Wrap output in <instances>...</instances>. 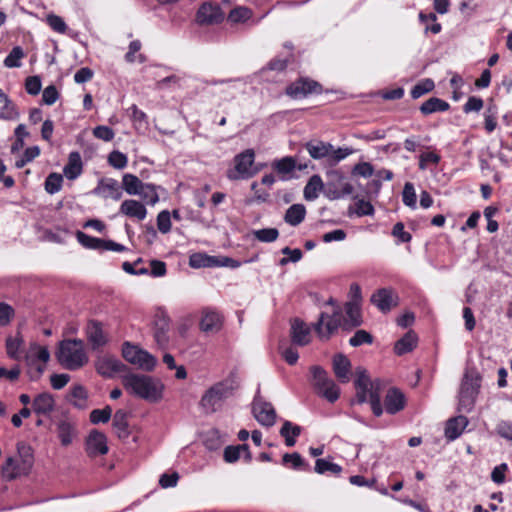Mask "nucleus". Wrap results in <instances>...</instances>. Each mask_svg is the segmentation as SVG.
<instances>
[{"instance_id":"nucleus-19","label":"nucleus","mask_w":512,"mask_h":512,"mask_svg":"<svg viewBox=\"0 0 512 512\" xmlns=\"http://www.w3.org/2000/svg\"><path fill=\"white\" fill-rule=\"evenodd\" d=\"M200 330L207 334L219 332L223 326V316L211 309H204L199 323Z\"/></svg>"},{"instance_id":"nucleus-27","label":"nucleus","mask_w":512,"mask_h":512,"mask_svg":"<svg viewBox=\"0 0 512 512\" xmlns=\"http://www.w3.org/2000/svg\"><path fill=\"white\" fill-rule=\"evenodd\" d=\"M276 418L277 414L273 405L258 396V423L266 427H272Z\"/></svg>"},{"instance_id":"nucleus-53","label":"nucleus","mask_w":512,"mask_h":512,"mask_svg":"<svg viewBox=\"0 0 512 512\" xmlns=\"http://www.w3.org/2000/svg\"><path fill=\"white\" fill-rule=\"evenodd\" d=\"M4 105L0 111V118L4 120H15L19 117V113L15 104L9 99V97H4Z\"/></svg>"},{"instance_id":"nucleus-45","label":"nucleus","mask_w":512,"mask_h":512,"mask_svg":"<svg viewBox=\"0 0 512 512\" xmlns=\"http://www.w3.org/2000/svg\"><path fill=\"white\" fill-rule=\"evenodd\" d=\"M138 196L148 205H155L159 201L157 187L150 183H145L144 187L139 191Z\"/></svg>"},{"instance_id":"nucleus-56","label":"nucleus","mask_w":512,"mask_h":512,"mask_svg":"<svg viewBox=\"0 0 512 512\" xmlns=\"http://www.w3.org/2000/svg\"><path fill=\"white\" fill-rule=\"evenodd\" d=\"M327 383L328 384L320 389L318 393L329 402L333 403L339 398L340 389L333 380Z\"/></svg>"},{"instance_id":"nucleus-38","label":"nucleus","mask_w":512,"mask_h":512,"mask_svg":"<svg viewBox=\"0 0 512 512\" xmlns=\"http://www.w3.org/2000/svg\"><path fill=\"white\" fill-rule=\"evenodd\" d=\"M323 181L319 175H313L304 187V198L313 201L319 196V192L323 189Z\"/></svg>"},{"instance_id":"nucleus-39","label":"nucleus","mask_w":512,"mask_h":512,"mask_svg":"<svg viewBox=\"0 0 512 512\" xmlns=\"http://www.w3.org/2000/svg\"><path fill=\"white\" fill-rule=\"evenodd\" d=\"M86 399H87V392L85 388L82 385H74L68 396L67 400L74 405L75 407L79 409H83L86 407Z\"/></svg>"},{"instance_id":"nucleus-51","label":"nucleus","mask_w":512,"mask_h":512,"mask_svg":"<svg viewBox=\"0 0 512 512\" xmlns=\"http://www.w3.org/2000/svg\"><path fill=\"white\" fill-rule=\"evenodd\" d=\"M215 262L214 257L202 253H195L189 259V264L193 268L211 267Z\"/></svg>"},{"instance_id":"nucleus-49","label":"nucleus","mask_w":512,"mask_h":512,"mask_svg":"<svg viewBox=\"0 0 512 512\" xmlns=\"http://www.w3.org/2000/svg\"><path fill=\"white\" fill-rule=\"evenodd\" d=\"M435 87L434 81L432 79H424L421 82L417 83L412 89H411V97L413 99H418L421 96H423L426 93L431 92Z\"/></svg>"},{"instance_id":"nucleus-25","label":"nucleus","mask_w":512,"mask_h":512,"mask_svg":"<svg viewBox=\"0 0 512 512\" xmlns=\"http://www.w3.org/2000/svg\"><path fill=\"white\" fill-rule=\"evenodd\" d=\"M120 213L130 218H135L138 221H142L147 216V210L145 206L133 199L124 200L120 206Z\"/></svg>"},{"instance_id":"nucleus-50","label":"nucleus","mask_w":512,"mask_h":512,"mask_svg":"<svg viewBox=\"0 0 512 512\" xmlns=\"http://www.w3.org/2000/svg\"><path fill=\"white\" fill-rule=\"evenodd\" d=\"M20 468L17 460L13 457H8L5 464L2 466V474L6 479L12 480L20 475Z\"/></svg>"},{"instance_id":"nucleus-62","label":"nucleus","mask_w":512,"mask_h":512,"mask_svg":"<svg viewBox=\"0 0 512 512\" xmlns=\"http://www.w3.org/2000/svg\"><path fill=\"white\" fill-rule=\"evenodd\" d=\"M92 133L95 138L100 139L105 142H110L115 137L114 130L105 125H99V126L94 127L92 130Z\"/></svg>"},{"instance_id":"nucleus-20","label":"nucleus","mask_w":512,"mask_h":512,"mask_svg":"<svg viewBox=\"0 0 512 512\" xmlns=\"http://www.w3.org/2000/svg\"><path fill=\"white\" fill-rule=\"evenodd\" d=\"M406 404L404 394L397 388H390L384 399L385 410L388 414L394 415L403 410Z\"/></svg>"},{"instance_id":"nucleus-37","label":"nucleus","mask_w":512,"mask_h":512,"mask_svg":"<svg viewBox=\"0 0 512 512\" xmlns=\"http://www.w3.org/2000/svg\"><path fill=\"white\" fill-rule=\"evenodd\" d=\"M301 431L300 426L286 420L280 429V435L285 439V444L288 447H292L295 445L296 438L301 434Z\"/></svg>"},{"instance_id":"nucleus-63","label":"nucleus","mask_w":512,"mask_h":512,"mask_svg":"<svg viewBox=\"0 0 512 512\" xmlns=\"http://www.w3.org/2000/svg\"><path fill=\"white\" fill-rule=\"evenodd\" d=\"M157 228L162 234L171 230V215L169 211L163 210L157 216Z\"/></svg>"},{"instance_id":"nucleus-22","label":"nucleus","mask_w":512,"mask_h":512,"mask_svg":"<svg viewBox=\"0 0 512 512\" xmlns=\"http://www.w3.org/2000/svg\"><path fill=\"white\" fill-rule=\"evenodd\" d=\"M93 193L114 200H119L122 196L119 183L112 178L100 180L97 187L93 190Z\"/></svg>"},{"instance_id":"nucleus-14","label":"nucleus","mask_w":512,"mask_h":512,"mask_svg":"<svg viewBox=\"0 0 512 512\" xmlns=\"http://www.w3.org/2000/svg\"><path fill=\"white\" fill-rule=\"evenodd\" d=\"M95 368L103 377L111 378L116 373L124 371L126 369V365L114 356L103 355L97 357L95 360Z\"/></svg>"},{"instance_id":"nucleus-23","label":"nucleus","mask_w":512,"mask_h":512,"mask_svg":"<svg viewBox=\"0 0 512 512\" xmlns=\"http://www.w3.org/2000/svg\"><path fill=\"white\" fill-rule=\"evenodd\" d=\"M23 346H24V339H23V336H22L20 330H18L16 332L15 336H12V335L7 336L6 342H5V347H6V353L9 358L16 360V361L22 360L23 356L25 354L24 350H23Z\"/></svg>"},{"instance_id":"nucleus-10","label":"nucleus","mask_w":512,"mask_h":512,"mask_svg":"<svg viewBox=\"0 0 512 512\" xmlns=\"http://www.w3.org/2000/svg\"><path fill=\"white\" fill-rule=\"evenodd\" d=\"M321 85L307 78H300L286 87V94L293 99H303L310 94L320 93Z\"/></svg>"},{"instance_id":"nucleus-1","label":"nucleus","mask_w":512,"mask_h":512,"mask_svg":"<svg viewBox=\"0 0 512 512\" xmlns=\"http://www.w3.org/2000/svg\"><path fill=\"white\" fill-rule=\"evenodd\" d=\"M126 392L150 403H157L163 398L164 384L156 377L147 374L127 373L121 377Z\"/></svg>"},{"instance_id":"nucleus-16","label":"nucleus","mask_w":512,"mask_h":512,"mask_svg":"<svg viewBox=\"0 0 512 512\" xmlns=\"http://www.w3.org/2000/svg\"><path fill=\"white\" fill-rule=\"evenodd\" d=\"M290 337L292 344L306 346L311 342V329L302 319L293 318L290 321Z\"/></svg>"},{"instance_id":"nucleus-4","label":"nucleus","mask_w":512,"mask_h":512,"mask_svg":"<svg viewBox=\"0 0 512 512\" xmlns=\"http://www.w3.org/2000/svg\"><path fill=\"white\" fill-rule=\"evenodd\" d=\"M56 358L61 366L71 371L82 368L89 360L81 339L62 340L58 345Z\"/></svg>"},{"instance_id":"nucleus-44","label":"nucleus","mask_w":512,"mask_h":512,"mask_svg":"<svg viewBox=\"0 0 512 512\" xmlns=\"http://www.w3.org/2000/svg\"><path fill=\"white\" fill-rule=\"evenodd\" d=\"M314 469L318 474H325L329 472L331 474L338 475L342 471V467L340 465L322 458L316 460Z\"/></svg>"},{"instance_id":"nucleus-11","label":"nucleus","mask_w":512,"mask_h":512,"mask_svg":"<svg viewBox=\"0 0 512 512\" xmlns=\"http://www.w3.org/2000/svg\"><path fill=\"white\" fill-rule=\"evenodd\" d=\"M171 319L165 311H158L154 320V339L157 345L165 349L170 342Z\"/></svg>"},{"instance_id":"nucleus-30","label":"nucleus","mask_w":512,"mask_h":512,"mask_svg":"<svg viewBox=\"0 0 512 512\" xmlns=\"http://www.w3.org/2000/svg\"><path fill=\"white\" fill-rule=\"evenodd\" d=\"M309 155L315 160L327 158L332 151V144L321 140H311L305 144Z\"/></svg>"},{"instance_id":"nucleus-17","label":"nucleus","mask_w":512,"mask_h":512,"mask_svg":"<svg viewBox=\"0 0 512 512\" xmlns=\"http://www.w3.org/2000/svg\"><path fill=\"white\" fill-rule=\"evenodd\" d=\"M86 336L93 350L99 349L108 343V336L104 332L103 324L97 320H90L87 323Z\"/></svg>"},{"instance_id":"nucleus-43","label":"nucleus","mask_w":512,"mask_h":512,"mask_svg":"<svg viewBox=\"0 0 512 512\" xmlns=\"http://www.w3.org/2000/svg\"><path fill=\"white\" fill-rule=\"evenodd\" d=\"M252 15L253 12L251 9L244 6H238L230 11L228 21L234 24L244 23L249 20Z\"/></svg>"},{"instance_id":"nucleus-15","label":"nucleus","mask_w":512,"mask_h":512,"mask_svg":"<svg viewBox=\"0 0 512 512\" xmlns=\"http://www.w3.org/2000/svg\"><path fill=\"white\" fill-rule=\"evenodd\" d=\"M381 312H389L398 304V296L391 288H381L375 291L370 299Z\"/></svg>"},{"instance_id":"nucleus-60","label":"nucleus","mask_w":512,"mask_h":512,"mask_svg":"<svg viewBox=\"0 0 512 512\" xmlns=\"http://www.w3.org/2000/svg\"><path fill=\"white\" fill-rule=\"evenodd\" d=\"M402 201L406 206L410 208L416 207V193L414 186L411 182H406L404 185L402 192Z\"/></svg>"},{"instance_id":"nucleus-47","label":"nucleus","mask_w":512,"mask_h":512,"mask_svg":"<svg viewBox=\"0 0 512 512\" xmlns=\"http://www.w3.org/2000/svg\"><path fill=\"white\" fill-rule=\"evenodd\" d=\"M311 373L314 386L318 391L326 386L328 384L327 382L332 381V379L328 377L327 372L320 366L311 367Z\"/></svg>"},{"instance_id":"nucleus-48","label":"nucleus","mask_w":512,"mask_h":512,"mask_svg":"<svg viewBox=\"0 0 512 512\" xmlns=\"http://www.w3.org/2000/svg\"><path fill=\"white\" fill-rule=\"evenodd\" d=\"M24 57L23 49L20 46L14 47L4 59V65L7 68H18L22 65L21 59Z\"/></svg>"},{"instance_id":"nucleus-18","label":"nucleus","mask_w":512,"mask_h":512,"mask_svg":"<svg viewBox=\"0 0 512 512\" xmlns=\"http://www.w3.org/2000/svg\"><path fill=\"white\" fill-rule=\"evenodd\" d=\"M223 19L224 14L218 4L206 2L197 11V22L202 25L219 23Z\"/></svg>"},{"instance_id":"nucleus-57","label":"nucleus","mask_w":512,"mask_h":512,"mask_svg":"<svg viewBox=\"0 0 512 512\" xmlns=\"http://www.w3.org/2000/svg\"><path fill=\"white\" fill-rule=\"evenodd\" d=\"M353 153V149L349 147H338L337 149L334 148L332 145V151L328 156V161L331 165H335L339 163L340 161L344 160L346 157H348L350 154Z\"/></svg>"},{"instance_id":"nucleus-28","label":"nucleus","mask_w":512,"mask_h":512,"mask_svg":"<svg viewBox=\"0 0 512 512\" xmlns=\"http://www.w3.org/2000/svg\"><path fill=\"white\" fill-rule=\"evenodd\" d=\"M76 425L74 422L62 419L57 423V435L62 446H69L76 437Z\"/></svg>"},{"instance_id":"nucleus-2","label":"nucleus","mask_w":512,"mask_h":512,"mask_svg":"<svg viewBox=\"0 0 512 512\" xmlns=\"http://www.w3.org/2000/svg\"><path fill=\"white\" fill-rule=\"evenodd\" d=\"M239 385L237 381L228 377L211 385L202 395L199 406L205 414L220 411L225 402L234 396Z\"/></svg>"},{"instance_id":"nucleus-29","label":"nucleus","mask_w":512,"mask_h":512,"mask_svg":"<svg viewBox=\"0 0 512 512\" xmlns=\"http://www.w3.org/2000/svg\"><path fill=\"white\" fill-rule=\"evenodd\" d=\"M468 425V419L465 416H457L449 419L445 427V437L453 441L457 439Z\"/></svg>"},{"instance_id":"nucleus-31","label":"nucleus","mask_w":512,"mask_h":512,"mask_svg":"<svg viewBox=\"0 0 512 512\" xmlns=\"http://www.w3.org/2000/svg\"><path fill=\"white\" fill-rule=\"evenodd\" d=\"M82 159L81 155L77 151H73L69 154L68 163L63 169L65 177L69 180H75L82 173Z\"/></svg>"},{"instance_id":"nucleus-7","label":"nucleus","mask_w":512,"mask_h":512,"mask_svg":"<svg viewBox=\"0 0 512 512\" xmlns=\"http://www.w3.org/2000/svg\"><path fill=\"white\" fill-rule=\"evenodd\" d=\"M122 356L126 361L146 372L153 371L157 365V359L155 356L129 342H125L123 344Z\"/></svg>"},{"instance_id":"nucleus-33","label":"nucleus","mask_w":512,"mask_h":512,"mask_svg":"<svg viewBox=\"0 0 512 512\" xmlns=\"http://www.w3.org/2000/svg\"><path fill=\"white\" fill-rule=\"evenodd\" d=\"M112 426L119 438H127L129 436L128 413L121 409L117 410L113 416Z\"/></svg>"},{"instance_id":"nucleus-59","label":"nucleus","mask_w":512,"mask_h":512,"mask_svg":"<svg viewBox=\"0 0 512 512\" xmlns=\"http://www.w3.org/2000/svg\"><path fill=\"white\" fill-rule=\"evenodd\" d=\"M108 163L115 169H124L127 166L128 158L124 153L114 150L108 155Z\"/></svg>"},{"instance_id":"nucleus-55","label":"nucleus","mask_w":512,"mask_h":512,"mask_svg":"<svg viewBox=\"0 0 512 512\" xmlns=\"http://www.w3.org/2000/svg\"><path fill=\"white\" fill-rule=\"evenodd\" d=\"M63 177L58 173H51L45 180V190L49 194L57 193L62 187Z\"/></svg>"},{"instance_id":"nucleus-46","label":"nucleus","mask_w":512,"mask_h":512,"mask_svg":"<svg viewBox=\"0 0 512 512\" xmlns=\"http://www.w3.org/2000/svg\"><path fill=\"white\" fill-rule=\"evenodd\" d=\"M419 20L421 23L426 24L425 32H432L433 34H438L442 27L441 24L437 22V16L434 13L425 14L420 12Z\"/></svg>"},{"instance_id":"nucleus-32","label":"nucleus","mask_w":512,"mask_h":512,"mask_svg":"<svg viewBox=\"0 0 512 512\" xmlns=\"http://www.w3.org/2000/svg\"><path fill=\"white\" fill-rule=\"evenodd\" d=\"M242 457L248 462L252 459L247 444L228 446L224 450V460L228 463H233Z\"/></svg>"},{"instance_id":"nucleus-52","label":"nucleus","mask_w":512,"mask_h":512,"mask_svg":"<svg viewBox=\"0 0 512 512\" xmlns=\"http://www.w3.org/2000/svg\"><path fill=\"white\" fill-rule=\"evenodd\" d=\"M141 47H142V44L139 40H133L132 42H130L128 52L125 54V60L128 63H133L136 61V59L138 60L139 63L146 62L145 55L139 54L137 57L135 56V53L140 51Z\"/></svg>"},{"instance_id":"nucleus-3","label":"nucleus","mask_w":512,"mask_h":512,"mask_svg":"<svg viewBox=\"0 0 512 512\" xmlns=\"http://www.w3.org/2000/svg\"><path fill=\"white\" fill-rule=\"evenodd\" d=\"M356 374L355 388L357 390L358 402L365 403L369 400L373 414L376 417H380L383 414L380 395L382 387L381 380H371L367 371L363 368H358Z\"/></svg>"},{"instance_id":"nucleus-34","label":"nucleus","mask_w":512,"mask_h":512,"mask_svg":"<svg viewBox=\"0 0 512 512\" xmlns=\"http://www.w3.org/2000/svg\"><path fill=\"white\" fill-rule=\"evenodd\" d=\"M306 215V208L303 204L291 205L284 215V220L291 226H298L303 222Z\"/></svg>"},{"instance_id":"nucleus-61","label":"nucleus","mask_w":512,"mask_h":512,"mask_svg":"<svg viewBox=\"0 0 512 512\" xmlns=\"http://www.w3.org/2000/svg\"><path fill=\"white\" fill-rule=\"evenodd\" d=\"M441 156L435 152H424L419 156V169L426 170L429 164L438 165Z\"/></svg>"},{"instance_id":"nucleus-35","label":"nucleus","mask_w":512,"mask_h":512,"mask_svg":"<svg viewBox=\"0 0 512 512\" xmlns=\"http://www.w3.org/2000/svg\"><path fill=\"white\" fill-rule=\"evenodd\" d=\"M450 108V105L445 100L437 97H431L420 106V112L423 115H430L436 112H445Z\"/></svg>"},{"instance_id":"nucleus-8","label":"nucleus","mask_w":512,"mask_h":512,"mask_svg":"<svg viewBox=\"0 0 512 512\" xmlns=\"http://www.w3.org/2000/svg\"><path fill=\"white\" fill-rule=\"evenodd\" d=\"M23 359L26 365L34 367L37 375L40 376L45 370V364L50 359V352L46 347L32 342L29 345V349L25 352Z\"/></svg>"},{"instance_id":"nucleus-36","label":"nucleus","mask_w":512,"mask_h":512,"mask_svg":"<svg viewBox=\"0 0 512 512\" xmlns=\"http://www.w3.org/2000/svg\"><path fill=\"white\" fill-rule=\"evenodd\" d=\"M417 344V336L414 332H407L401 339L394 345V352L397 355H403L412 351Z\"/></svg>"},{"instance_id":"nucleus-54","label":"nucleus","mask_w":512,"mask_h":512,"mask_svg":"<svg viewBox=\"0 0 512 512\" xmlns=\"http://www.w3.org/2000/svg\"><path fill=\"white\" fill-rule=\"evenodd\" d=\"M112 416V409L106 406L103 409H94L90 412V421L93 424L107 423Z\"/></svg>"},{"instance_id":"nucleus-26","label":"nucleus","mask_w":512,"mask_h":512,"mask_svg":"<svg viewBox=\"0 0 512 512\" xmlns=\"http://www.w3.org/2000/svg\"><path fill=\"white\" fill-rule=\"evenodd\" d=\"M333 371L340 382H349L351 373L350 360L341 353L336 354L333 358Z\"/></svg>"},{"instance_id":"nucleus-24","label":"nucleus","mask_w":512,"mask_h":512,"mask_svg":"<svg viewBox=\"0 0 512 512\" xmlns=\"http://www.w3.org/2000/svg\"><path fill=\"white\" fill-rule=\"evenodd\" d=\"M32 409L38 415H50L55 409L53 395L48 392L38 394L32 402Z\"/></svg>"},{"instance_id":"nucleus-58","label":"nucleus","mask_w":512,"mask_h":512,"mask_svg":"<svg viewBox=\"0 0 512 512\" xmlns=\"http://www.w3.org/2000/svg\"><path fill=\"white\" fill-rule=\"evenodd\" d=\"M373 336L366 330H357L350 338L349 344L353 347H358L363 344H372Z\"/></svg>"},{"instance_id":"nucleus-12","label":"nucleus","mask_w":512,"mask_h":512,"mask_svg":"<svg viewBox=\"0 0 512 512\" xmlns=\"http://www.w3.org/2000/svg\"><path fill=\"white\" fill-rule=\"evenodd\" d=\"M271 168L277 173L278 178L281 181H288L294 177V171L303 170L307 168V165H297L296 160L292 156H285L281 159L274 160L271 163Z\"/></svg>"},{"instance_id":"nucleus-6","label":"nucleus","mask_w":512,"mask_h":512,"mask_svg":"<svg viewBox=\"0 0 512 512\" xmlns=\"http://www.w3.org/2000/svg\"><path fill=\"white\" fill-rule=\"evenodd\" d=\"M480 377L476 373L466 372L461 382L459 391L458 409L463 412H470L474 407L476 397L479 393Z\"/></svg>"},{"instance_id":"nucleus-21","label":"nucleus","mask_w":512,"mask_h":512,"mask_svg":"<svg viewBox=\"0 0 512 512\" xmlns=\"http://www.w3.org/2000/svg\"><path fill=\"white\" fill-rule=\"evenodd\" d=\"M343 329L351 330L362 324L360 306L355 301H349L345 304V317L342 316Z\"/></svg>"},{"instance_id":"nucleus-40","label":"nucleus","mask_w":512,"mask_h":512,"mask_svg":"<svg viewBox=\"0 0 512 512\" xmlns=\"http://www.w3.org/2000/svg\"><path fill=\"white\" fill-rule=\"evenodd\" d=\"M143 183L137 176L127 173L123 175L122 186L129 195H138L139 191L144 187Z\"/></svg>"},{"instance_id":"nucleus-9","label":"nucleus","mask_w":512,"mask_h":512,"mask_svg":"<svg viewBox=\"0 0 512 512\" xmlns=\"http://www.w3.org/2000/svg\"><path fill=\"white\" fill-rule=\"evenodd\" d=\"M343 328L342 314L338 311L332 315L322 312L314 324V330L321 339H329L339 327Z\"/></svg>"},{"instance_id":"nucleus-13","label":"nucleus","mask_w":512,"mask_h":512,"mask_svg":"<svg viewBox=\"0 0 512 512\" xmlns=\"http://www.w3.org/2000/svg\"><path fill=\"white\" fill-rule=\"evenodd\" d=\"M107 437L98 430H92L85 441V451L91 458L108 453Z\"/></svg>"},{"instance_id":"nucleus-42","label":"nucleus","mask_w":512,"mask_h":512,"mask_svg":"<svg viewBox=\"0 0 512 512\" xmlns=\"http://www.w3.org/2000/svg\"><path fill=\"white\" fill-rule=\"evenodd\" d=\"M282 462L283 465L294 470H306L308 468V464L297 452L284 454Z\"/></svg>"},{"instance_id":"nucleus-41","label":"nucleus","mask_w":512,"mask_h":512,"mask_svg":"<svg viewBox=\"0 0 512 512\" xmlns=\"http://www.w3.org/2000/svg\"><path fill=\"white\" fill-rule=\"evenodd\" d=\"M76 238L78 242L87 249L102 251L104 248V239L90 236L82 231H77Z\"/></svg>"},{"instance_id":"nucleus-64","label":"nucleus","mask_w":512,"mask_h":512,"mask_svg":"<svg viewBox=\"0 0 512 512\" xmlns=\"http://www.w3.org/2000/svg\"><path fill=\"white\" fill-rule=\"evenodd\" d=\"M42 83L39 76H29L25 80V89L30 95H38L41 91Z\"/></svg>"},{"instance_id":"nucleus-5","label":"nucleus","mask_w":512,"mask_h":512,"mask_svg":"<svg viewBox=\"0 0 512 512\" xmlns=\"http://www.w3.org/2000/svg\"><path fill=\"white\" fill-rule=\"evenodd\" d=\"M255 152L253 149H247L234 156L232 165L226 171V177L229 180H247L256 173Z\"/></svg>"}]
</instances>
